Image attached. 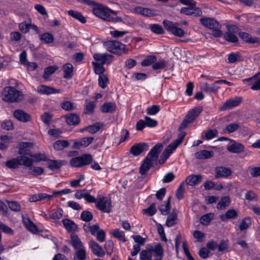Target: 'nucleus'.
<instances>
[{
    "label": "nucleus",
    "mask_w": 260,
    "mask_h": 260,
    "mask_svg": "<svg viewBox=\"0 0 260 260\" xmlns=\"http://www.w3.org/2000/svg\"><path fill=\"white\" fill-rule=\"evenodd\" d=\"M245 147L243 144L234 141V143L228 146L227 149L234 153H240L244 151Z\"/></svg>",
    "instance_id": "obj_22"
},
{
    "label": "nucleus",
    "mask_w": 260,
    "mask_h": 260,
    "mask_svg": "<svg viewBox=\"0 0 260 260\" xmlns=\"http://www.w3.org/2000/svg\"><path fill=\"white\" fill-rule=\"evenodd\" d=\"M92 64L93 66L94 72L96 74L99 75H104L103 73L105 71V69L103 67L104 64L96 62H92Z\"/></svg>",
    "instance_id": "obj_54"
},
{
    "label": "nucleus",
    "mask_w": 260,
    "mask_h": 260,
    "mask_svg": "<svg viewBox=\"0 0 260 260\" xmlns=\"http://www.w3.org/2000/svg\"><path fill=\"white\" fill-rule=\"evenodd\" d=\"M92 13L97 17L109 22H121L122 19L118 17H112L109 15V8L98 4L92 9Z\"/></svg>",
    "instance_id": "obj_3"
},
{
    "label": "nucleus",
    "mask_w": 260,
    "mask_h": 260,
    "mask_svg": "<svg viewBox=\"0 0 260 260\" xmlns=\"http://www.w3.org/2000/svg\"><path fill=\"white\" fill-rule=\"evenodd\" d=\"M215 171V178L216 179L220 178H227L232 174V171L230 168L222 166L216 167Z\"/></svg>",
    "instance_id": "obj_12"
},
{
    "label": "nucleus",
    "mask_w": 260,
    "mask_h": 260,
    "mask_svg": "<svg viewBox=\"0 0 260 260\" xmlns=\"http://www.w3.org/2000/svg\"><path fill=\"white\" fill-rule=\"evenodd\" d=\"M81 218L82 220L86 222H89L91 221L93 218L92 213L88 211H84L81 214Z\"/></svg>",
    "instance_id": "obj_63"
},
{
    "label": "nucleus",
    "mask_w": 260,
    "mask_h": 260,
    "mask_svg": "<svg viewBox=\"0 0 260 260\" xmlns=\"http://www.w3.org/2000/svg\"><path fill=\"white\" fill-rule=\"evenodd\" d=\"M74 253V260H85L86 258V253L84 248L75 250Z\"/></svg>",
    "instance_id": "obj_39"
},
{
    "label": "nucleus",
    "mask_w": 260,
    "mask_h": 260,
    "mask_svg": "<svg viewBox=\"0 0 260 260\" xmlns=\"http://www.w3.org/2000/svg\"><path fill=\"white\" fill-rule=\"evenodd\" d=\"M63 77L69 79L73 76V67L71 63H66L63 66Z\"/></svg>",
    "instance_id": "obj_36"
},
{
    "label": "nucleus",
    "mask_w": 260,
    "mask_h": 260,
    "mask_svg": "<svg viewBox=\"0 0 260 260\" xmlns=\"http://www.w3.org/2000/svg\"><path fill=\"white\" fill-rule=\"evenodd\" d=\"M28 173L34 176H38L42 174L44 172V169L40 167H29Z\"/></svg>",
    "instance_id": "obj_49"
},
{
    "label": "nucleus",
    "mask_w": 260,
    "mask_h": 260,
    "mask_svg": "<svg viewBox=\"0 0 260 260\" xmlns=\"http://www.w3.org/2000/svg\"><path fill=\"white\" fill-rule=\"evenodd\" d=\"M19 154L30 153L28 152L33 147V143L30 142H21L19 144Z\"/></svg>",
    "instance_id": "obj_28"
},
{
    "label": "nucleus",
    "mask_w": 260,
    "mask_h": 260,
    "mask_svg": "<svg viewBox=\"0 0 260 260\" xmlns=\"http://www.w3.org/2000/svg\"><path fill=\"white\" fill-rule=\"evenodd\" d=\"M180 132V133L178 135V138L169 145L174 150H175L177 147L181 144L186 134V132H182V131Z\"/></svg>",
    "instance_id": "obj_34"
},
{
    "label": "nucleus",
    "mask_w": 260,
    "mask_h": 260,
    "mask_svg": "<svg viewBox=\"0 0 260 260\" xmlns=\"http://www.w3.org/2000/svg\"><path fill=\"white\" fill-rule=\"evenodd\" d=\"M92 160V156L90 154H83L71 159L70 164L73 167L79 168L88 165Z\"/></svg>",
    "instance_id": "obj_6"
},
{
    "label": "nucleus",
    "mask_w": 260,
    "mask_h": 260,
    "mask_svg": "<svg viewBox=\"0 0 260 260\" xmlns=\"http://www.w3.org/2000/svg\"><path fill=\"white\" fill-rule=\"evenodd\" d=\"M94 140L93 137H84L79 141H75L73 147L75 149H79L81 147H87L91 144Z\"/></svg>",
    "instance_id": "obj_19"
},
{
    "label": "nucleus",
    "mask_w": 260,
    "mask_h": 260,
    "mask_svg": "<svg viewBox=\"0 0 260 260\" xmlns=\"http://www.w3.org/2000/svg\"><path fill=\"white\" fill-rule=\"evenodd\" d=\"M162 148L161 144H156L143 160L139 168V173L142 176H146L147 172L153 167V164L157 160Z\"/></svg>",
    "instance_id": "obj_1"
},
{
    "label": "nucleus",
    "mask_w": 260,
    "mask_h": 260,
    "mask_svg": "<svg viewBox=\"0 0 260 260\" xmlns=\"http://www.w3.org/2000/svg\"><path fill=\"white\" fill-rule=\"evenodd\" d=\"M242 100V98L240 96H236L233 99H229L225 102L222 106L220 107L219 110L224 111L237 107L241 104Z\"/></svg>",
    "instance_id": "obj_9"
},
{
    "label": "nucleus",
    "mask_w": 260,
    "mask_h": 260,
    "mask_svg": "<svg viewBox=\"0 0 260 260\" xmlns=\"http://www.w3.org/2000/svg\"><path fill=\"white\" fill-rule=\"evenodd\" d=\"M23 222L26 228L32 233H37L38 229L37 226L28 218L23 219Z\"/></svg>",
    "instance_id": "obj_45"
},
{
    "label": "nucleus",
    "mask_w": 260,
    "mask_h": 260,
    "mask_svg": "<svg viewBox=\"0 0 260 260\" xmlns=\"http://www.w3.org/2000/svg\"><path fill=\"white\" fill-rule=\"evenodd\" d=\"M64 118L68 124L71 125H78L80 122L79 116L76 113H68L64 116Z\"/></svg>",
    "instance_id": "obj_20"
},
{
    "label": "nucleus",
    "mask_w": 260,
    "mask_h": 260,
    "mask_svg": "<svg viewBox=\"0 0 260 260\" xmlns=\"http://www.w3.org/2000/svg\"><path fill=\"white\" fill-rule=\"evenodd\" d=\"M13 116L16 119L22 122H27L31 120V116L21 109L15 110L13 112Z\"/></svg>",
    "instance_id": "obj_17"
},
{
    "label": "nucleus",
    "mask_w": 260,
    "mask_h": 260,
    "mask_svg": "<svg viewBox=\"0 0 260 260\" xmlns=\"http://www.w3.org/2000/svg\"><path fill=\"white\" fill-rule=\"evenodd\" d=\"M20 155V156H17L19 165L23 166L27 168L31 167L34 162L32 157H31V153Z\"/></svg>",
    "instance_id": "obj_11"
},
{
    "label": "nucleus",
    "mask_w": 260,
    "mask_h": 260,
    "mask_svg": "<svg viewBox=\"0 0 260 260\" xmlns=\"http://www.w3.org/2000/svg\"><path fill=\"white\" fill-rule=\"evenodd\" d=\"M230 203V199L229 197H224L222 198L218 203L217 208L219 209H222L228 206Z\"/></svg>",
    "instance_id": "obj_46"
},
{
    "label": "nucleus",
    "mask_w": 260,
    "mask_h": 260,
    "mask_svg": "<svg viewBox=\"0 0 260 260\" xmlns=\"http://www.w3.org/2000/svg\"><path fill=\"white\" fill-rule=\"evenodd\" d=\"M112 235H113V237H114L116 238H117L120 241H121L122 242L125 241L123 232L120 231L118 229L114 230L112 233Z\"/></svg>",
    "instance_id": "obj_59"
},
{
    "label": "nucleus",
    "mask_w": 260,
    "mask_h": 260,
    "mask_svg": "<svg viewBox=\"0 0 260 260\" xmlns=\"http://www.w3.org/2000/svg\"><path fill=\"white\" fill-rule=\"evenodd\" d=\"M31 157H32L34 162H40L41 161H47L48 158L45 154L39 153L32 154L31 153Z\"/></svg>",
    "instance_id": "obj_60"
},
{
    "label": "nucleus",
    "mask_w": 260,
    "mask_h": 260,
    "mask_svg": "<svg viewBox=\"0 0 260 260\" xmlns=\"http://www.w3.org/2000/svg\"><path fill=\"white\" fill-rule=\"evenodd\" d=\"M154 260H162L164 256V248L160 243H157L150 248Z\"/></svg>",
    "instance_id": "obj_16"
},
{
    "label": "nucleus",
    "mask_w": 260,
    "mask_h": 260,
    "mask_svg": "<svg viewBox=\"0 0 260 260\" xmlns=\"http://www.w3.org/2000/svg\"><path fill=\"white\" fill-rule=\"evenodd\" d=\"M148 148L149 146L147 143H137L131 147L129 152L134 156H138L142 152L148 150Z\"/></svg>",
    "instance_id": "obj_10"
},
{
    "label": "nucleus",
    "mask_w": 260,
    "mask_h": 260,
    "mask_svg": "<svg viewBox=\"0 0 260 260\" xmlns=\"http://www.w3.org/2000/svg\"><path fill=\"white\" fill-rule=\"evenodd\" d=\"M95 103L88 100L85 101V109L84 113L85 114H92L94 112Z\"/></svg>",
    "instance_id": "obj_33"
},
{
    "label": "nucleus",
    "mask_w": 260,
    "mask_h": 260,
    "mask_svg": "<svg viewBox=\"0 0 260 260\" xmlns=\"http://www.w3.org/2000/svg\"><path fill=\"white\" fill-rule=\"evenodd\" d=\"M240 128V125L238 123H232L228 124L223 131L225 133H232L237 131Z\"/></svg>",
    "instance_id": "obj_48"
},
{
    "label": "nucleus",
    "mask_w": 260,
    "mask_h": 260,
    "mask_svg": "<svg viewBox=\"0 0 260 260\" xmlns=\"http://www.w3.org/2000/svg\"><path fill=\"white\" fill-rule=\"evenodd\" d=\"M2 100L8 103H18L24 99V95L13 86L5 87L2 92Z\"/></svg>",
    "instance_id": "obj_2"
},
{
    "label": "nucleus",
    "mask_w": 260,
    "mask_h": 260,
    "mask_svg": "<svg viewBox=\"0 0 260 260\" xmlns=\"http://www.w3.org/2000/svg\"><path fill=\"white\" fill-rule=\"evenodd\" d=\"M6 166L9 169H14L19 167V161L17 159V157L16 158H13L5 162Z\"/></svg>",
    "instance_id": "obj_53"
},
{
    "label": "nucleus",
    "mask_w": 260,
    "mask_h": 260,
    "mask_svg": "<svg viewBox=\"0 0 260 260\" xmlns=\"http://www.w3.org/2000/svg\"><path fill=\"white\" fill-rule=\"evenodd\" d=\"M180 12L186 15H193L194 16H200L202 14V11L200 8L192 6H190L189 8L184 7L181 8Z\"/></svg>",
    "instance_id": "obj_15"
},
{
    "label": "nucleus",
    "mask_w": 260,
    "mask_h": 260,
    "mask_svg": "<svg viewBox=\"0 0 260 260\" xmlns=\"http://www.w3.org/2000/svg\"><path fill=\"white\" fill-rule=\"evenodd\" d=\"M62 221L64 226L68 232H75L78 229L77 225L73 221L69 219H63Z\"/></svg>",
    "instance_id": "obj_32"
},
{
    "label": "nucleus",
    "mask_w": 260,
    "mask_h": 260,
    "mask_svg": "<svg viewBox=\"0 0 260 260\" xmlns=\"http://www.w3.org/2000/svg\"><path fill=\"white\" fill-rule=\"evenodd\" d=\"M47 161L49 162L48 168L51 171L59 169L62 165H64V160H51L48 159Z\"/></svg>",
    "instance_id": "obj_30"
},
{
    "label": "nucleus",
    "mask_w": 260,
    "mask_h": 260,
    "mask_svg": "<svg viewBox=\"0 0 260 260\" xmlns=\"http://www.w3.org/2000/svg\"><path fill=\"white\" fill-rule=\"evenodd\" d=\"M9 208L13 211L19 212L21 210V206L18 202L15 201H9L8 202Z\"/></svg>",
    "instance_id": "obj_62"
},
{
    "label": "nucleus",
    "mask_w": 260,
    "mask_h": 260,
    "mask_svg": "<svg viewBox=\"0 0 260 260\" xmlns=\"http://www.w3.org/2000/svg\"><path fill=\"white\" fill-rule=\"evenodd\" d=\"M71 244L74 248L75 250L84 248L80 239L78 236L74 233L71 235Z\"/></svg>",
    "instance_id": "obj_29"
},
{
    "label": "nucleus",
    "mask_w": 260,
    "mask_h": 260,
    "mask_svg": "<svg viewBox=\"0 0 260 260\" xmlns=\"http://www.w3.org/2000/svg\"><path fill=\"white\" fill-rule=\"evenodd\" d=\"M141 260H152V253L150 248L143 250L140 252Z\"/></svg>",
    "instance_id": "obj_52"
},
{
    "label": "nucleus",
    "mask_w": 260,
    "mask_h": 260,
    "mask_svg": "<svg viewBox=\"0 0 260 260\" xmlns=\"http://www.w3.org/2000/svg\"><path fill=\"white\" fill-rule=\"evenodd\" d=\"M89 246L92 249V252L94 255L100 257H102L105 255V251L96 242L90 241Z\"/></svg>",
    "instance_id": "obj_23"
},
{
    "label": "nucleus",
    "mask_w": 260,
    "mask_h": 260,
    "mask_svg": "<svg viewBox=\"0 0 260 260\" xmlns=\"http://www.w3.org/2000/svg\"><path fill=\"white\" fill-rule=\"evenodd\" d=\"M220 88L217 81H215L212 85H209L207 83H203L201 85V88L203 91L209 93H216Z\"/></svg>",
    "instance_id": "obj_21"
},
{
    "label": "nucleus",
    "mask_w": 260,
    "mask_h": 260,
    "mask_svg": "<svg viewBox=\"0 0 260 260\" xmlns=\"http://www.w3.org/2000/svg\"><path fill=\"white\" fill-rule=\"evenodd\" d=\"M109 81L108 78L105 75H101L99 77L98 82L99 86L102 88H105Z\"/></svg>",
    "instance_id": "obj_58"
},
{
    "label": "nucleus",
    "mask_w": 260,
    "mask_h": 260,
    "mask_svg": "<svg viewBox=\"0 0 260 260\" xmlns=\"http://www.w3.org/2000/svg\"><path fill=\"white\" fill-rule=\"evenodd\" d=\"M213 214L210 213L202 216L200 218V222L203 225H208L212 219H213Z\"/></svg>",
    "instance_id": "obj_47"
},
{
    "label": "nucleus",
    "mask_w": 260,
    "mask_h": 260,
    "mask_svg": "<svg viewBox=\"0 0 260 260\" xmlns=\"http://www.w3.org/2000/svg\"><path fill=\"white\" fill-rule=\"evenodd\" d=\"M134 12L138 14L141 15L145 17H153L156 15L155 11L148 8H143L138 6L134 9Z\"/></svg>",
    "instance_id": "obj_18"
},
{
    "label": "nucleus",
    "mask_w": 260,
    "mask_h": 260,
    "mask_svg": "<svg viewBox=\"0 0 260 260\" xmlns=\"http://www.w3.org/2000/svg\"><path fill=\"white\" fill-rule=\"evenodd\" d=\"M171 197H169L165 205H161L159 207V210L161 214L165 215H168L170 212L171 206Z\"/></svg>",
    "instance_id": "obj_41"
},
{
    "label": "nucleus",
    "mask_w": 260,
    "mask_h": 260,
    "mask_svg": "<svg viewBox=\"0 0 260 260\" xmlns=\"http://www.w3.org/2000/svg\"><path fill=\"white\" fill-rule=\"evenodd\" d=\"M251 224V218L250 217H245L241 221L239 227L241 231L247 229Z\"/></svg>",
    "instance_id": "obj_44"
},
{
    "label": "nucleus",
    "mask_w": 260,
    "mask_h": 260,
    "mask_svg": "<svg viewBox=\"0 0 260 260\" xmlns=\"http://www.w3.org/2000/svg\"><path fill=\"white\" fill-rule=\"evenodd\" d=\"M224 38L226 41L231 43H235L238 41V37L230 31L224 33Z\"/></svg>",
    "instance_id": "obj_51"
},
{
    "label": "nucleus",
    "mask_w": 260,
    "mask_h": 260,
    "mask_svg": "<svg viewBox=\"0 0 260 260\" xmlns=\"http://www.w3.org/2000/svg\"><path fill=\"white\" fill-rule=\"evenodd\" d=\"M156 61V57L155 55H148L142 62L141 65L143 67L149 66L150 64L154 63Z\"/></svg>",
    "instance_id": "obj_50"
},
{
    "label": "nucleus",
    "mask_w": 260,
    "mask_h": 260,
    "mask_svg": "<svg viewBox=\"0 0 260 260\" xmlns=\"http://www.w3.org/2000/svg\"><path fill=\"white\" fill-rule=\"evenodd\" d=\"M214 152L213 151H208L207 150H203L197 152L194 154V156L197 159H209L213 157Z\"/></svg>",
    "instance_id": "obj_24"
},
{
    "label": "nucleus",
    "mask_w": 260,
    "mask_h": 260,
    "mask_svg": "<svg viewBox=\"0 0 260 260\" xmlns=\"http://www.w3.org/2000/svg\"><path fill=\"white\" fill-rule=\"evenodd\" d=\"M101 126H102V124L100 123H95L92 125L86 126L87 131L91 134H95L100 129Z\"/></svg>",
    "instance_id": "obj_55"
},
{
    "label": "nucleus",
    "mask_w": 260,
    "mask_h": 260,
    "mask_svg": "<svg viewBox=\"0 0 260 260\" xmlns=\"http://www.w3.org/2000/svg\"><path fill=\"white\" fill-rule=\"evenodd\" d=\"M116 107L114 103H106L101 107V111L103 113H113L116 110Z\"/></svg>",
    "instance_id": "obj_35"
},
{
    "label": "nucleus",
    "mask_w": 260,
    "mask_h": 260,
    "mask_svg": "<svg viewBox=\"0 0 260 260\" xmlns=\"http://www.w3.org/2000/svg\"><path fill=\"white\" fill-rule=\"evenodd\" d=\"M37 91L41 94L49 95L59 93L60 92V90L45 85H41L37 87Z\"/></svg>",
    "instance_id": "obj_13"
},
{
    "label": "nucleus",
    "mask_w": 260,
    "mask_h": 260,
    "mask_svg": "<svg viewBox=\"0 0 260 260\" xmlns=\"http://www.w3.org/2000/svg\"><path fill=\"white\" fill-rule=\"evenodd\" d=\"M93 58L96 61L99 62V63L109 64L111 62L113 56L107 53H96L93 55Z\"/></svg>",
    "instance_id": "obj_14"
},
{
    "label": "nucleus",
    "mask_w": 260,
    "mask_h": 260,
    "mask_svg": "<svg viewBox=\"0 0 260 260\" xmlns=\"http://www.w3.org/2000/svg\"><path fill=\"white\" fill-rule=\"evenodd\" d=\"M40 39L43 40L46 43H50L53 41L54 37L52 34L46 32L41 35Z\"/></svg>",
    "instance_id": "obj_64"
},
{
    "label": "nucleus",
    "mask_w": 260,
    "mask_h": 260,
    "mask_svg": "<svg viewBox=\"0 0 260 260\" xmlns=\"http://www.w3.org/2000/svg\"><path fill=\"white\" fill-rule=\"evenodd\" d=\"M68 13L70 16H72L76 20H78L81 23H85L86 22L85 18L82 15V14L80 12L71 10L68 11Z\"/></svg>",
    "instance_id": "obj_37"
},
{
    "label": "nucleus",
    "mask_w": 260,
    "mask_h": 260,
    "mask_svg": "<svg viewBox=\"0 0 260 260\" xmlns=\"http://www.w3.org/2000/svg\"><path fill=\"white\" fill-rule=\"evenodd\" d=\"M177 219V214L173 210L168 216L166 220V225L171 227L176 224V220Z\"/></svg>",
    "instance_id": "obj_40"
},
{
    "label": "nucleus",
    "mask_w": 260,
    "mask_h": 260,
    "mask_svg": "<svg viewBox=\"0 0 260 260\" xmlns=\"http://www.w3.org/2000/svg\"><path fill=\"white\" fill-rule=\"evenodd\" d=\"M202 179L201 175H191L186 178L185 181L188 185L193 186L201 182Z\"/></svg>",
    "instance_id": "obj_27"
},
{
    "label": "nucleus",
    "mask_w": 260,
    "mask_h": 260,
    "mask_svg": "<svg viewBox=\"0 0 260 260\" xmlns=\"http://www.w3.org/2000/svg\"><path fill=\"white\" fill-rule=\"evenodd\" d=\"M142 211L144 214H147L149 216L153 215L156 212L155 204L152 203L148 208L143 209Z\"/></svg>",
    "instance_id": "obj_61"
},
{
    "label": "nucleus",
    "mask_w": 260,
    "mask_h": 260,
    "mask_svg": "<svg viewBox=\"0 0 260 260\" xmlns=\"http://www.w3.org/2000/svg\"><path fill=\"white\" fill-rule=\"evenodd\" d=\"M149 28L153 32L156 34L161 35L164 33L163 28L158 24H151Z\"/></svg>",
    "instance_id": "obj_56"
},
{
    "label": "nucleus",
    "mask_w": 260,
    "mask_h": 260,
    "mask_svg": "<svg viewBox=\"0 0 260 260\" xmlns=\"http://www.w3.org/2000/svg\"><path fill=\"white\" fill-rule=\"evenodd\" d=\"M201 23L206 27L213 31L215 37H221L223 33L220 30L221 25L215 19L209 17H203L200 19Z\"/></svg>",
    "instance_id": "obj_4"
},
{
    "label": "nucleus",
    "mask_w": 260,
    "mask_h": 260,
    "mask_svg": "<svg viewBox=\"0 0 260 260\" xmlns=\"http://www.w3.org/2000/svg\"><path fill=\"white\" fill-rule=\"evenodd\" d=\"M238 216V213L234 209L228 210L225 214L220 216V219L222 221H225L227 219L235 218Z\"/></svg>",
    "instance_id": "obj_38"
},
{
    "label": "nucleus",
    "mask_w": 260,
    "mask_h": 260,
    "mask_svg": "<svg viewBox=\"0 0 260 260\" xmlns=\"http://www.w3.org/2000/svg\"><path fill=\"white\" fill-rule=\"evenodd\" d=\"M175 150L168 145L160 155L158 160L159 164H163Z\"/></svg>",
    "instance_id": "obj_31"
},
{
    "label": "nucleus",
    "mask_w": 260,
    "mask_h": 260,
    "mask_svg": "<svg viewBox=\"0 0 260 260\" xmlns=\"http://www.w3.org/2000/svg\"><path fill=\"white\" fill-rule=\"evenodd\" d=\"M95 207L103 212L110 213L111 211V201L107 197H100L98 199Z\"/></svg>",
    "instance_id": "obj_8"
},
{
    "label": "nucleus",
    "mask_w": 260,
    "mask_h": 260,
    "mask_svg": "<svg viewBox=\"0 0 260 260\" xmlns=\"http://www.w3.org/2000/svg\"><path fill=\"white\" fill-rule=\"evenodd\" d=\"M60 107L64 110L70 111H72L75 108L74 104L71 101H64L62 102Z\"/></svg>",
    "instance_id": "obj_57"
},
{
    "label": "nucleus",
    "mask_w": 260,
    "mask_h": 260,
    "mask_svg": "<svg viewBox=\"0 0 260 260\" xmlns=\"http://www.w3.org/2000/svg\"><path fill=\"white\" fill-rule=\"evenodd\" d=\"M202 111L201 107H195L189 111L185 117L192 122L199 115Z\"/></svg>",
    "instance_id": "obj_25"
},
{
    "label": "nucleus",
    "mask_w": 260,
    "mask_h": 260,
    "mask_svg": "<svg viewBox=\"0 0 260 260\" xmlns=\"http://www.w3.org/2000/svg\"><path fill=\"white\" fill-rule=\"evenodd\" d=\"M166 29L171 32L173 35L178 37H182L185 35L184 31L177 26L178 23L174 24L168 20H164L162 22Z\"/></svg>",
    "instance_id": "obj_7"
},
{
    "label": "nucleus",
    "mask_w": 260,
    "mask_h": 260,
    "mask_svg": "<svg viewBox=\"0 0 260 260\" xmlns=\"http://www.w3.org/2000/svg\"><path fill=\"white\" fill-rule=\"evenodd\" d=\"M69 143L66 140H58L56 141L53 144L54 148L56 150H62L64 148L68 147Z\"/></svg>",
    "instance_id": "obj_42"
},
{
    "label": "nucleus",
    "mask_w": 260,
    "mask_h": 260,
    "mask_svg": "<svg viewBox=\"0 0 260 260\" xmlns=\"http://www.w3.org/2000/svg\"><path fill=\"white\" fill-rule=\"evenodd\" d=\"M58 68L56 66H49L46 68L44 70V74L43 77L47 79L50 75L53 74L57 70Z\"/></svg>",
    "instance_id": "obj_43"
},
{
    "label": "nucleus",
    "mask_w": 260,
    "mask_h": 260,
    "mask_svg": "<svg viewBox=\"0 0 260 260\" xmlns=\"http://www.w3.org/2000/svg\"><path fill=\"white\" fill-rule=\"evenodd\" d=\"M104 46L108 51L119 55L127 52L125 45L118 41H107L105 42Z\"/></svg>",
    "instance_id": "obj_5"
},
{
    "label": "nucleus",
    "mask_w": 260,
    "mask_h": 260,
    "mask_svg": "<svg viewBox=\"0 0 260 260\" xmlns=\"http://www.w3.org/2000/svg\"><path fill=\"white\" fill-rule=\"evenodd\" d=\"M239 37L244 41L250 44L257 43L259 42L258 38H252L251 35L244 32H240L238 34Z\"/></svg>",
    "instance_id": "obj_26"
}]
</instances>
